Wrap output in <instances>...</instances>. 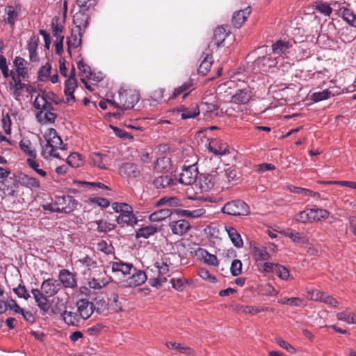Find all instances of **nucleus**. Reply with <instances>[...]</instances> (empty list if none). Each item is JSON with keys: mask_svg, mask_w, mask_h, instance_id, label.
I'll list each match as a JSON object with an SVG mask.
<instances>
[{"mask_svg": "<svg viewBox=\"0 0 356 356\" xmlns=\"http://www.w3.org/2000/svg\"><path fill=\"white\" fill-rule=\"evenodd\" d=\"M250 253L256 266L259 263L268 261L271 257L266 247L256 244L250 245Z\"/></svg>", "mask_w": 356, "mask_h": 356, "instance_id": "11", "label": "nucleus"}, {"mask_svg": "<svg viewBox=\"0 0 356 356\" xmlns=\"http://www.w3.org/2000/svg\"><path fill=\"white\" fill-rule=\"evenodd\" d=\"M296 221L306 224L312 222V217L309 213V209L300 211L295 217Z\"/></svg>", "mask_w": 356, "mask_h": 356, "instance_id": "62", "label": "nucleus"}, {"mask_svg": "<svg viewBox=\"0 0 356 356\" xmlns=\"http://www.w3.org/2000/svg\"><path fill=\"white\" fill-rule=\"evenodd\" d=\"M18 181L20 182V186L31 190L38 189L40 187V182L38 179L22 172H18Z\"/></svg>", "mask_w": 356, "mask_h": 356, "instance_id": "23", "label": "nucleus"}, {"mask_svg": "<svg viewBox=\"0 0 356 356\" xmlns=\"http://www.w3.org/2000/svg\"><path fill=\"white\" fill-rule=\"evenodd\" d=\"M287 189L293 193L302 195L305 196H312L314 197H320V194L318 192H314L307 188L295 186L293 185L287 186Z\"/></svg>", "mask_w": 356, "mask_h": 356, "instance_id": "40", "label": "nucleus"}, {"mask_svg": "<svg viewBox=\"0 0 356 356\" xmlns=\"http://www.w3.org/2000/svg\"><path fill=\"white\" fill-rule=\"evenodd\" d=\"M158 232V227L155 225H150L148 226L143 227L136 230V238H148L149 236L154 235Z\"/></svg>", "mask_w": 356, "mask_h": 356, "instance_id": "39", "label": "nucleus"}, {"mask_svg": "<svg viewBox=\"0 0 356 356\" xmlns=\"http://www.w3.org/2000/svg\"><path fill=\"white\" fill-rule=\"evenodd\" d=\"M82 33L81 30L73 29L71 36L67 39V51L71 54L70 48H77L81 44Z\"/></svg>", "mask_w": 356, "mask_h": 356, "instance_id": "30", "label": "nucleus"}, {"mask_svg": "<svg viewBox=\"0 0 356 356\" xmlns=\"http://www.w3.org/2000/svg\"><path fill=\"white\" fill-rule=\"evenodd\" d=\"M231 34L230 29L229 25H222L218 26L213 32V40L215 42V45L217 47H225V40L227 37Z\"/></svg>", "mask_w": 356, "mask_h": 356, "instance_id": "15", "label": "nucleus"}, {"mask_svg": "<svg viewBox=\"0 0 356 356\" xmlns=\"http://www.w3.org/2000/svg\"><path fill=\"white\" fill-rule=\"evenodd\" d=\"M77 66L81 73L85 75L86 79H95V74L92 72L90 67L83 62V59L78 62Z\"/></svg>", "mask_w": 356, "mask_h": 356, "instance_id": "50", "label": "nucleus"}, {"mask_svg": "<svg viewBox=\"0 0 356 356\" xmlns=\"http://www.w3.org/2000/svg\"><path fill=\"white\" fill-rule=\"evenodd\" d=\"M252 98L250 87L247 86L243 89H238L232 96L231 102L236 104H246Z\"/></svg>", "mask_w": 356, "mask_h": 356, "instance_id": "16", "label": "nucleus"}, {"mask_svg": "<svg viewBox=\"0 0 356 356\" xmlns=\"http://www.w3.org/2000/svg\"><path fill=\"white\" fill-rule=\"evenodd\" d=\"M67 162L72 168H79L82 163L81 155L74 152L67 157Z\"/></svg>", "mask_w": 356, "mask_h": 356, "instance_id": "60", "label": "nucleus"}, {"mask_svg": "<svg viewBox=\"0 0 356 356\" xmlns=\"http://www.w3.org/2000/svg\"><path fill=\"white\" fill-rule=\"evenodd\" d=\"M52 34L56 38H59L62 35L63 26L59 24V18L56 16L54 17L51 20Z\"/></svg>", "mask_w": 356, "mask_h": 356, "instance_id": "52", "label": "nucleus"}, {"mask_svg": "<svg viewBox=\"0 0 356 356\" xmlns=\"http://www.w3.org/2000/svg\"><path fill=\"white\" fill-rule=\"evenodd\" d=\"M285 236L291 239L294 243L299 244H306L308 243L309 240L306 236L304 235L303 233L300 232H286Z\"/></svg>", "mask_w": 356, "mask_h": 356, "instance_id": "51", "label": "nucleus"}, {"mask_svg": "<svg viewBox=\"0 0 356 356\" xmlns=\"http://www.w3.org/2000/svg\"><path fill=\"white\" fill-rule=\"evenodd\" d=\"M173 211L170 209H161L151 213L149 220L152 222L162 221L170 217Z\"/></svg>", "mask_w": 356, "mask_h": 356, "instance_id": "34", "label": "nucleus"}, {"mask_svg": "<svg viewBox=\"0 0 356 356\" xmlns=\"http://www.w3.org/2000/svg\"><path fill=\"white\" fill-rule=\"evenodd\" d=\"M31 293L40 309L44 313L48 312L51 307L50 301L49 300V297L44 296L38 289H33Z\"/></svg>", "mask_w": 356, "mask_h": 356, "instance_id": "20", "label": "nucleus"}, {"mask_svg": "<svg viewBox=\"0 0 356 356\" xmlns=\"http://www.w3.org/2000/svg\"><path fill=\"white\" fill-rule=\"evenodd\" d=\"M177 111L178 113H181V118L182 120L195 118L200 114L199 106L196 103L190 107L181 105L177 107Z\"/></svg>", "mask_w": 356, "mask_h": 356, "instance_id": "26", "label": "nucleus"}, {"mask_svg": "<svg viewBox=\"0 0 356 356\" xmlns=\"http://www.w3.org/2000/svg\"><path fill=\"white\" fill-rule=\"evenodd\" d=\"M169 226L172 232L178 236H183L191 229L190 222L184 219L172 221Z\"/></svg>", "mask_w": 356, "mask_h": 356, "instance_id": "24", "label": "nucleus"}, {"mask_svg": "<svg viewBox=\"0 0 356 356\" xmlns=\"http://www.w3.org/2000/svg\"><path fill=\"white\" fill-rule=\"evenodd\" d=\"M13 64L15 67L16 74L22 76L23 80L29 78V72L26 67L27 62L20 56H16L14 59Z\"/></svg>", "mask_w": 356, "mask_h": 356, "instance_id": "29", "label": "nucleus"}, {"mask_svg": "<svg viewBox=\"0 0 356 356\" xmlns=\"http://www.w3.org/2000/svg\"><path fill=\"white\" fill-rule=\"evenodd\" d=\"M225 229L234 245L238 248H242L243 246V241L238 231L234 227L230 226L226 227Z\"/></svg>", "mask_w": 356, "mask_h": 356, "instance_id": "36", "label": "nucleus"}, {"mask_svg": "<svg viewBox=\"0 0 356 356\" xmlns=\"http://www.w3.org/2000/svg\"><path fill=\"white\" fill-rule=\"evenodd\" d=\"M54 111H38L35 114V118L40 123H49L53 124L55 122L56 118L57 117L56 114H55Z\"/></svg>", "mask_w": 356, "mask_h": 356, "instance_id": "37", "label": "nucleus"}, {"mask_svg": "<svg viewBox=\"0 0 356 356\" xmlns=\"http://www.w3.org/2000/svg\"><path fill=\"white\" fill-rule=\"evenodd\" d=\"M112 272L117 276L123 275L124 277L131 275L134 266L131 263H127L118 259L116 261L110 262Z\"/></svg>", "mask_w": 356, "mask_h": 356, "instance_id": "13", "label": "nucleus"}, {"mask_svg": "<svg viewBox=\"0 0 356 356\" xmlns=\"http://www.w3.org/2000/svg\"><path fill=\"white\" fill-rule=\"evenodd\" d=\"M222 212L231 216H247L250 213L248 204L241 200H235L227 202L221 209Z\"/></svg>", "mask_w": 356, "mask_h": 356, "instance_id": "2", "label": "nucleus"}, {"mask_svg": "<svg viewBox=\"0 0 356 356\" xmlns=\"http://www.w3.org/2000/svg\"><path fill=\"white\" fill-rule=\"evenodd\" d=\"M201 57H203V60L197 69V72L199 74L205 76L210 71L211 67L213 63V56L211 53L203 52Z\"/></svg>", "mask_w": 356, "mask_h": 356, "instance_id": "27", "label": "nucleus"}, {"mask_svg": "<svg viewBox=\"0 0 356 356\" xmlns=\"http://www.w3.org/2000/svg\"><path fill=\"white\" fill-rule=\"evenodd\" d=\"M131 276L127 279L129 286H137L142 285L147 279V275L143 270H138L134 267L131 270Z\"/></svg>", "mask_w": 356, "mask_h": 356, "instance_id": "18", "label": "nucleus"}, {"mask_svg": "<svg viewBox=\"0 0 356 356\" xmlns=\"http://www.w3.org/2000/svg\"><path fill=\"white\" fill-rule=\"evenodd\" d=\"M58 282L64 288L74 289L77 287L76 273L67 269H61L58 273Z\"/></svg>", "mask_w": 356, "mask_h": 356, "instance_id": "9", "label": "nucleus"}, {"mask_svg": "<svg viewBox=\"0 0 356 356\" xmlns=\"http://www.w3.org/2000/svg\"><path fill=\"white\" fill-rule=\"evenodd\" d=\"M51 70V66L49 63L41 67L38 71V79L41 81L47 80L50 76Z\"/></svg>", "mask_w": 356, "mask_h": 356, "instance_id": "59", "label": "nucleus"}, {"mask_svg": "<svg viewBox=\"0 0 356 356\" xmlns=\"http://www.w3.org/2000/svg\"><path fill=\"white\" fill-rule=\"evenodd\" d=\"M112 208L119 215L116 217V222L121 226L134 227L138 222V218L134 213L133 207L125 202H113Z\"/></svg>", "mask_w": 356, "mask_h": 356, "instance_id": "1", "label": "nucleus"}, {"mask_svg": "<svg viewBox=\"0 0 356 356\" xmlns=\"http://www.w3.org/2000/svg\"><path fill=\"white\" fill-rule=\"evenodd\" d=\"M115 227L114 224L110 223L104 220H99V223H97V227H96V231L99 233H106L113 230Z\"/></svg>", "mask_w": 356, "mask_h": 356, "instance_id": "54", "label": "nucleus"}, {"mask_svg": "<svg viewBox=\"0 0 356 356\" xmlns=\"http://www.w3.org/2000/svg\"><path fill=\"white\" fill-rule=\"evenodd\" d=\"M339 15L342 19L350 26H355L356 24V15L350 9L346 7H339Z\"/></svg>", "mask_w": 356, "mask_h": 356, "instance_id": "33", "label": "nucleus"}, {"mask_svg": "<svg viewBox=\"0 0 356 356\" xmlns=\"http://www.w3.org/2000/svg\"><path fill=\"white\" fill-rule=\"evenodd\" d=\"M13 291L19 298H24V300H28L31 297L26 286L22 284H19L17 286V287L13 288Z\"/></svg>", "mask_w": 356, "mask_h": 356, "instance_id": "61", "label": "nucleus"}, {"mask_svg": "<svg viewBox=\"0 0 356 356\" xmlns=\"http://www.w3.org/2000/svg\"><path fill=\"white\" fill-rule=\"evenodd\" d=\"M309 213L312 217V221H319L322 219H326L329 216V212L327 210L319 208L309 209Z\"/></svg>", "mask_w": 356, "mask_h": 356, "instance_id": "47", "label": "nucleus"}, {"mask_svg": "<svg viewBox=\"0 0 356 356\" xmlns=\"http://www.w3.org/2000/svg\"><path fill=\"white\" fill-rule=\"evenodd\" d=\"M77 87L76 80H69L67 79L65 82L64 93L67 96V102L75 101V96L74 95V91Z\"/></svg>", "mask_w": 356, "mask_h": 356, "instance_id": "38", "label": "nucleus"}, {"mask_svg": "<svg viewBox=\"0 0 356 356\" xmlns=\"http://www.w3.org/2000/svg\"><path fill=\"white\" fill-rule=\"evenodd\" d=\"M231 274L236 277L242 273V262L239 259H234L230 266Z\"/></svg>", "mask_w": 356, "mask_h": 356, "instance_id": "64", "label": "nucleus"}, {"mask_svg": "<svg viewBox=\"0 0 356 356\" xmlns=\"http://www.w3.org/2000/svg\"><path fill=\"white\" fill-rule=\"evenodd\" d=\"M111 161V156L106 153L92 152L89 155L90 164L101 170H107Z\"/></svg>", "mask_w": 356, "mask_h": 356, "instance_id": "7", "label": "nucleus"}, {"mask_svg": "<svg viewBox=\"0 0 356 356\" xmlns=\"http://www.w3.org/2000/svg\"><path fill=\"white\" fill-rule=\"evenodd\" d=\"M120 176L133 179L138 177L140 174L138 165L131 162H124L119 168L118 170Z\"/></svg>", "mask_w": 356, "mask_h": 356, "instance_id": "12", "label": "nucleus"}, {"mask_svg": "<svg viewBox=\"0 0 356 356\" xmlns=\"http://www.w3.org/2000/svg\"><path fill=\"white\" fill-rule=\"evenodd\" d=\"M44 138L47 142L51 146V149L49 151V156L55 158L59 157V154L56 152L58 149H65V147H60L63 144L61 138L58 135L56 130L54 128L48 129L45 133Z\"/></svg>", "mask_w": 356, "mask_h": 356, "instance_id": "4", "label": "nucleus"}, {"mask_svg": "<svg viewBox=\"0 0 356 356\" xmlns=\"http://www.w3.org/2000/svg\"><path fill=\"white\" fill-rule=\"evenodd\" d=\"M277 276L282 280H287L289 278L290 273L287 268L277 264L274 272Z\"/></svg>", "mask_w": 356, "mask_h": 356, "instance_id": "57", "label": "nucleus"}, {"mask_svg": "<svg viewBox=\"0 0 356 356\" xmlns=\"http://www.w3.org/2000/svg\"><path fill=\"white\" fill-rule=\"evenodd\" d=\"M108 303L104 298H96L93 302L94 312L95 311L97 314H100L108 309Z\"/></svg>", "mask_w": 356, "mask_h": 356, "instance_id": "58", "label": "nucleus"}, {"mask_svg": "<svg viewBox=\"0 0 356 356\" xmlns=\"http://www.w3.org/2000/svg\"><path fill=\"white\" fill-rule=\"evenodd\" d=\"M291 47L292 44L289 41L278 40L272 45L273 53L278 56L286 54Z\"/></svg>", "mask_w": 356, "mask_h": 356, "instance_id": "31", "label": "nucleus"}, {"mask_svg": "<svg viewBox=\"0 0 356 356\" xmlns=\"http://www.w3.org/2000/svg\"><path fill=\"white\" fill-rule=\"evenodd\" d=\"M62 316L64 321L69 325L76 326L81 320L79 316L78 312L64 311L62 313Z\"/></svg>", "mask_w": 356, "mask_h": 356, "instance_id": "41", "label": "nucleus"}, {"mask_svg": "<svg viewBox=\"0 0 356 356\" xmlns=\"http://www.w3.org/2000/svg\"><path fill=\"white\" fill-rule=\"evenodd\" d=\"M90 19V16L86 13V11L82 10V11H79L74 15L73 22L76 24V29L81 31V28L83 29L88 28Z\"/></svg>", "mask_w": 356, "mask_h": 356, "instance_id": "28", "label": "nucleus"}, {"mask_svg": "<svg viewBox=\"0 0 356 356\" xmlns=\"http://www.w3.org/2000/svg\"><path fill=\"white\" fill-rule=\"evenodd\" d=\"M77 312L81 319L86 320L89 318L94 312V305L92 302L88 299L80 298L76 301Z\"/></svg>", "mask_w": 356, "mask_h": 356, "instance_id": "10", "label": "nucleus"}, {"mask_svg": "<svg viewBox=\"0 0 356 356\" xmlns=\"http://www.w3.org/2000/svg\"><path fill=\"white\" fill-rule=\"evenodd\" d=\"M209 152L216 155H222L229 152V145L220 139H212L208 145Z\"/></svg>", "mask_w": 356, "mask_h": 356, "instance_id": "19", "label": "nucleus"}, {"mask_svg": "<svg viewBox=\"0 0 356 356\" xmlns=\"http://www.w3.org/2000/svg\"><path fill=\"white\" fill-rule=\"evenodd\" d=\"M5 12L8 15V17L5 19L6 23L10 26H14L15 24V19L18 17V12L15 10L13 6H8L5 8Z\"/></svg>", "mask_w": 356, "mask_h": 356, "instance_id": "49", "label": "nucleus"}, {"mask_svg": "<svg viewBox=\"0 0 356 356\" xmlns=\"http://www.w3.org/2000/svg\"><path fill=\"white\" fill-rule=\"evenodd\" d=\"M180 205V200L176 197H163L155 203V207L168 206L175 207Z\"/></svg>", "mask_w": 356, "mask_h": 356, "instance_id": "44", "label": "nucleus"}, {"mask_svg": "<svg viewBox=\"0 0 356 356\" xmlns=\"http://www.w3.org/2000/svg\"><path fill=\"white\" fill-rule=\"evenodd\" d=\"M332 5L334 7L339 6L340 3L337 1H332L330 4H328L326 2L323 1H318L316 2V10L321 14L325 15V16H330L332 12V8L330 6Z\"/></svg>", "mask_w": 356, "mask_h": 356, "instance_id": "35", "label": "nucleus"}, {"mask_svg": "<svg viewBox=\"0 0 356 356\" xmlns=\"http://www.w3.org/2000/svg\"><path fill=\"white\" fill-rule=\"evenodd\" d=\"M198 176L196 165H184L179 176L180 183L184 185H191L196 181Z\"/></svg>", "mask_w": 356, "mask_h": 356, "instance_id": "8", "label": "nucleus"}, {"mask_svg": "<svg viewBox=\"0 0 356 356\" xmlns=\"http://www.w3.org/2000/svg\"><path fill=\"white\" fill-rule=\"evenodd\" d=\"M97 249L105 253L106 254H111L113 252V247L111 244H108L106 241L102 240L97 245Z\"/></svg>", "mask_w": 356, "mask_h": 356, "instance_id": "63", "label": "nucleus"}, {"mask_svg": "<svg viewBox=\"0 0 356 356\" xmlns=\"http://www.w3.org/2000/svg\"><path fill=\"white\" fill-rule=\"evenodd\" d=\"M277 264L268 262L267 261L259 263L257 265V268L259 272L263 274L270 273L275 272V266Z\"/></svg>", "mask_w": 356, "mask_h": 356, "instance_id": "53", "label": "nucleus"}, {"mask_svg": "<svg viewBox=\"0 0 356 356\" xmlns=\"http://www.w3.org/2000/svg\"><path fill=\"white\" fill-rule=\"evenodd\" d=\"M165 346L168 348L175 349L181 353L189 354L191 353V348L185 346L184 344L177 342L169 341L165 343Z\"/></svg>", "mask_w": 356, "mask_h": 356, "instance_id": "56", "label": "nucleus"}, {"mask_svg": "<svg viewBox=\"0 0 356 356\" xmlns=\"http://www.w3.org/2000/svg\"><path fill=\"white\" fill-rule=\"evenodd\" d=\"M3 190L8 193L10 196H15L20 182L18 181V172L13 174L12 176L8 177L3 181Z\"/></svg>", "mask_w": 356, "mask_h": 356, "instance_id": "17", "label": "nucleus"}, {"mask_svg": "<svg viewBox=\"0 0 356 356\" xmlns=\"http://www.w3.org/2000/svg\"><path fill=\"white\" fill-rule=\"evenodd\" d=\"M172 174L156 175L154 181V186L160 191H167L177 184V179Z\"/></svg>", "mask_w": 356, "mask_h": 356, "instance_id": "6", "label": "nucleus"}, {"mask_svg": "<svg viewBox=\"0 0 356 356\" xmlns=\"http://www.w3.org/2000/svg\"><path fill=\"white\" fill-rule=\"evenodd\" d=\"M201 106L202 110L209 114L213 113L219 108V105L217 104L216 100H211L210 99L207 100L206 97L203 98Z\"/></svg>", "mask_w": 356, "mask_h": 356, "instance_id": "43", "label": "nucleus"}, {"mask_svg": "<svg viewBox=\"0 0 356 356\" xmlns=\"http://www.w3.org/2000/svg\"><path fill=\"white\" fill-rule=\"evenodd\" d=\"M31 145V142L28 139L21 140L19 143L20 149L24 154H27L29 156V158L36 157V151L32 148Z\"/></svg>", "mask_w": 356, "mask_h": 356, "instance_id": "45", "label": "nucleus"}, {"mask_svg": "<svg viewBox=\"0 0 356 356\" xmlns=\"http://www.w3.org/2000/svg\"><path fill=\"white\" fill-rule=\"evenodd\" d=\"M199 183L202 190L208 191L214 186V181L212 175L209 174L200 175Z\"/></svg>", "mask_w": 356, "mask_h": 356, "instance_id": "42", "label": "nucleus"}, {"mask_svg": "<svg viewBox=\"0 0 356 356\" xmlns=\"http://www.w3.org/2000/svg\"><path fill=\"white\" fill-rule=\"evenodd\" d=\"M60 289L58 281L54 278H49L43 281L41 285L40 293L44 296L52 297L56 295Z\"/></svg>", "mask_w": 356, "mask_h": 356, "instance_id": "14", "label": "nucleus"}, {"mask_svg": "<svg viewBox=\"0 0 356 356\" xmlns=\"http://www.w3.org/2000/svg\"><path fill=\"white\" fill-rule=\"evenodd\" d=\"M78 204V201L69 195L57 196L55 199V205L58 206L63 213H70L73 212Z\"/></svg>", "mask_w": 356, "mask_h": 356, "instance_id": "5", "label": "nucleus"}, {"mask_svg": "<svg viewBox=\"0 0 356 356\" xmlns=\"http://www.w3.org/2000/svg\"><path fill=\"white\" fill-rule=\"evenodd\" d=\"M33 106L38 111H54L52 104L47 100V93L43 92L42 95H38L33 102Z\"/></svg>", "mask_w": 356, "mask_h": 356, "instance_id": "25", "label": "nucleus"}, {"mask_svg": "<svg viewBox=\"0 0 356 356\" xmlns=\"http://www.w3.org/2000/svg\"><path fill=\"white\" fill-rule=\"evenodd\" d=\"M251 13V7L234 12L232 18V25L236 28H241Z\"/></svg>", "mask_w": 356, "mask_h": 356, "instance_id": "22", "label": "nucleus"}, {"mask_svg": "<svg viewBox=\"0 0 356 356\" xmlns=\"http://www.w3.org/2000/svg\"><path fill=\"white\" fill-rule=\"evenodd\" d=\"M193 86V79H190L185 83H184L181 86L176 88L175 90L173 91L172 95L170 97V99H175L181 94L188 91L187 92L184 93L183 97L185 98L192 90L191 88Z\"/></svg>", "mask_w": 356, "mask_h": 356, "instance_id": "32", "label": "nucleus"}, {"mask_svg": "<svg viewBox=\"0 0 356 356\" xmlns=\"http://www.w3.org/2000/svg\"><path fill=\"white\" fill-rule=\"evenodd\" d=\"M171 160L170 158L166 156H162L157 159L154 164V172L156 175L159 174H172L171 170Z\"/></svg>", "mask_w": 356, "mask_h": 356, "instance_id": "21", "label": "nucleus"}, {"mask_svg": "<svg viewBox=\"0 0 356 356\" xmlns=\"http://www.w3.org/2000/svg\"><path fill=\"white\" fill-rule=\"evenodd\" d=\"M331 95V91L325 89L321 92H316L311 95V100L314 102H318L323 100L327 99Z\"/></svg>", "mask_w": 356, "mask_h": 356, "instance_id": "55", "label": "nucleus"}, {"mask_svg": "<svg viewBox=\"0 0 356 356\" xmlns=\"http://www.w3.org/2000/svg\"><path fill=\"white\" fill-rule=\"evenodd\" d=\"M199 252L204 263L212 266H218L219 262L216 255L210 254L204 249H200Z\"/></svg>", "mask_w": 356, "mask_h": 356, "instance_id": "46", "label": "nucleus"}, {"mask_svg": "<svg viewBox=\"0 0 356 356\" xmlns=\"http://www.w3.org/2000/svg\"><path fill=\"white\" fill-rule=\"evenodd\" d=\"M140 99V95L136 90L120 88L118 92V100L120 105V109L129 110L134 107Z\"/></svg>", "mask_w": 356, "mask_h": 356, "instance_id": "3", "label": "nucleus"}, {"mask_svg": "<svg viewBox=\"0 0 356 356\" xmlns=\"http://www.w3.org/2000/svg\"><path fill=\"white\" fill-rule=\"evenodd\" d=\"M36 157L28 158L26 159V163L28 165L33 169L37 174L40 175L42 177H45L47 176V172L43 169L40 168L41 164L40 162L35 160Z\"/></svg>", "mask_w": 356, "mask_h": 356, "instance_id": "48", "label": "nucleus"}]
</instances>
